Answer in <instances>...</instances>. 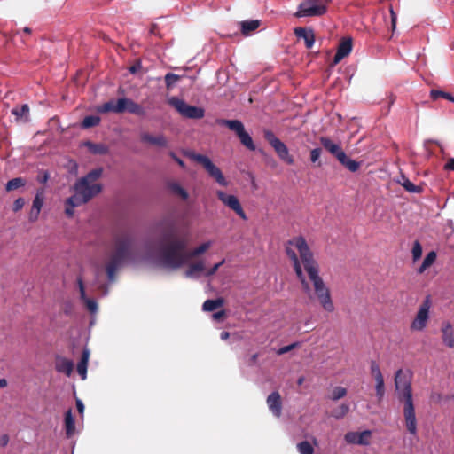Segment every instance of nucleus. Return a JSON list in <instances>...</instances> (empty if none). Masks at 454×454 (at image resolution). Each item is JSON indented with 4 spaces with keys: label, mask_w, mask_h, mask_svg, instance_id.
<instances>
[{
    "label": "nucleus",
    "mask_w": 454,
    "mask_h": 454,
    "mask_svg": "<svg viewBox=\"0 0 454 454\" xmlns=\"http://www.w3.org/2000/svg\"><path fill=\"white\" fill-rule=\"evenodd\" d=\"M286 253L293 263L302 290L309 299L317 301L321 308L332 313L335 309L328 286L319 274V266L307 241L297 236L286 243Z\"/></svg>",
    "instance_id": "nucleus-1"
},
{
    "label": "nucleus",
    "mask_w": 454,
    "mask_h": 454,
    "mask_svg": "<svg viewBox=\"0 0 454 454\" xmlns=\"http://www.w3.org/2000/svg\"><path fill=\"white\" fill-rule=\"evenodd\" d=\"M212 245L213 241L208 240L201 243L192 251H187L186 242L175 239L161 247L159 262L165 268L178 269L186 264L192 258L198 257L207 252Z\"/></svg>",
    "instance_id": "nucleus-2"
},
{
    "label": "nucleus",
    "mask_w": 454,
    "mask_h": 454,
    "mask_svg": "<svg viewBox=\"0 0 454 454\" xmlns=\"http://www.w3.org/2000/svg\"><path fill=\"white\" fill-rule=\"evenodd\" d=\"M395 387L397 398L403 403V412L407 431L412 436L418 434V422L411 388V372L398 370L395 376Z\"/></svg>",
    "instance_id": "nucleus-3"
},
{
    "label": "nucleus",
    "mask_w": 454,
    "mask_h": 454,
    "mask_svg": "<svg viewBox=\"0 0 454 454\" xmlns=\"http://www.w3.org/2000/svg\"><path fill=\"white\" fill-rule=\"evenodd\" d=\"M102 175V168H96L80 178L74 185V194L65 201V213L72 217L74 208L87 203L92 197L98 194L102 186L98 180Z\"/></svg>",
    "instance_id": "nucleus-4"
},
{
    "label": "nucleus",
    "mask_w": 454,
    "mask_h": 454,
    "mask_svg": "<svg viewBox=\"0 0 454 454\" xmlns=\"http://www.w3.org/2000/svg\"><path fill=\"white\" fill-rule=\"evenodd\" d=\"M131 239L127 237H118L114 241V247L106 264V273L109 281L114 280L117 268L129 258L131 249Z\"/></svg>",
    "instance_id": "nucleus-5"
},
{
    "label": "nucleus",
    "mask_w": 454,
    "mask_h": 454,
    "mask_svg": "<svg viewBox=\"0 0 454 454\" xmlns=\"http://www.w3.org/2000/svg\"><path fill=\"white\" fill-rule=\"evenodd\" d=\"M98 111L99 113H123L128 111L129 113L140 116H143L145 114V109L141 106L127 98H121L117 101L110 100L106 102L102 106H98Z\"/></svg>",
    "instance_id": "nucleus-6"
},
{
    "label": "nucleus",
    "mask_w": 454,
    "mask_h": 454,
    "mask_svg": "<svg viewBox=\"0 0 454 454\" xmlns=\"http://www.w3.org/2000/svg\"><path fill=\"white\" fill-rule=\"evenodd\" d=\"M331 0H304L295 12L297 18L318 17L327 12V6Z\"/></svg>",
    "instance_id": "nucleus-7"
},
{
    "label": "nucleus",
    "mask_w": 454,
    "mask_h": 454,
    "mask_svg": "<svg viewBox=\"0 0 454 454\" xmlns=\"http://www.w3.org/2000/svg\"><path fill=\"white\" fill-rule=\"evenodd\" d=\"M219 125L226 126L233 131L239 138L241 144L251 151L255 150V145L250 135L245 130L243 123L239 120L219 119L216 121Z\"/></svg>",
    "instance_id": "nucleus-8"
},
{
    "label": "nucleus",
    "mask_w": 454,
    "mask_h": 454,
    "mask_svg": "<svg viewBox=\"0 0 454 454\" xmlns=\"http://www.w3.org/2000/svg\"><path fill=\"white\" fill-rule=\"evenodd\" d=\"M189 156L193 160L200 163L207 174L214 178L218 184L224 187L228 186L229 182L224 177L221 169L215 166L207 156L198 153H190Z\"/></svg>",
    "instance_id": "nucleus-9"
},
{
    "label": "nucleus",
    "mask_w": 454,
    "mask_h": 454,
    "mask_svg": "<svg viewBox=\"0 0 454 454\" xmlns=\"http://www.w3.org/2000/svg\"><path fill=\"white\" fill-rule=\"evenodd\" d=\"M189 156L193 160L200 163L207 174L214 178L218 184L224 187L228 186L229 182L224 177L221 169L215 166L207 156L198 153H190Z\"/></svg>",
    "instance_id": "nucleus-10"
},
{
    "label": "nucleus",
    "mask_w": 454,
    "mask_h": 454,
    "mask_svg": "<svg viewBox=\"0 0 454 454\" xmlns=\"http://www.w3.org/2000/svg\"><path fill=\"white\" fill-rule=\"evenodd\" d=\"M432 301L429 296L419 305L414 319L411 323V330L414 332H422L427 327L430 319V310Z\"/></svg>",
    "instance_id": "nucleus-11"
},
{
    "label": "nucleus",
    "mask_w": 454,
    "mask_h": 454,
    "mask_svg": "<svg viewBox=\"0 0 454 454\" xmlns=\"http://www.w3.org/2000/svg\"><path fill=\"white\" fill-rule=\"evenodd\" d=\"M168 104L173 106L182 116L186 118L201 119L205 114L203 108L190 106L184 100L176 97H171L168 98Z\"/></svg>",
    "instance_id": "nucleus-12"
},
{
    "label": "nucleus",
    "mask_w": 454,
    "mask_h": 454,
    "mask_svg": "<svg viewBox=\"0 0 454 454\" xmlns=\"http://www.w3.org/2000/svg\"><path fill=\"white\" fill-rule=\"evenodd\" d=\"M216 196L225 207L235 212L241 219L247 220V215L237 196L227 194L221 190L216 191Z\"/></svg>",
    "instance_id": "nucleus-13"
},
{
    "label": "nucleus",
    "mask_w": 454,
    "mask_h": 454,
    "mask_svg": "<svg viewBox=\"0 0 454 454\" xmlns=\"http://www.w3.org/2000/svg\"><path fill=\"white\" fill-rule=\"evenodd\" d=\"M372 433L369 430H364L363 432H348L345 435V441L348 443L352 444H359V445H368L369 438Z\"/></svg>",
    "instance_id": "nucleus-14"
},
{
    "label": "nucleus",
    "mask_w": 454,
    "mask_h": 454,
    "mask_svg": "<svg viewBox=\"0 0 454 454\" xmlns=\"http://www.w3.org/2000/svg\"><path fill=\"white\" fill-rule=\"evenodd\" d=\"M206 263L204 260H199L195 262L191 263L188 269L185 270V277L188 278L197 279L200 277H205Z\"/></svg>",
    "instance_id": "nucleus-15"
},
{
    "label": "nucleus",
    "mask_w": 454,
    "mask_h": 454,
    "mask_svg": "<svg viewBox=\"0 0 454 454\" xmlns=\"http://www.w3.org/2000/svg\"><path fill=\"white\" fill-rule=\"evenodd\" d=\"M77 284L80 291V298L84 302L87 309L90 314L95 315L98 312V303L94 299L88 298L85 294V288L82 278L79 277L77 278Z\"/></svg>",
    "instance_id": "nucleus-16"
},
{
    "label": "nucleus",
    "mask_w": 454,
    "mask_h": 454,
    "mask_svg": "<svg viewBox=\"0 0 454 454\" xmlns=\"http://www.w3.org/2000/svg\"><path fill=\"white\" fill-rule=\"evenodd\" d=\"M271 146L280 160L287 164H294V158L289 154L287 146L280 139H274Z\"/></svg>",
    "instance_id": "nucleus-17"
},
{
    "label": "nucleus",
    "mask_w": 454,
    "mask_h": 454,
    "mask_svg": "<svg viewBox=\"0 0 454 454\" xmlns=\"http://www.w3.org/2000/svg\"><path fill=\"white\" fill-rule=\"evenodd\" d=\"M352 51L351 38H344L340 41L337 52L333 58V65L338 64L342 59L347 57Z\"/></svg>",
    "instance_id": "nucleus-18"
},
{
    "label": "nucleus",
    "mask_w": 454,
    "mask_h": 454,
    "mask_svg": "<svg viewBox=\"0 0 454 454\" xmlns=\"http://www.w3.org/2000/svg\"><path fill=\"white\" fill-rule=\"evenodd\" d=\"M442 339L445 346L454 348V328L451 323L445 321L442 324Z\"/></svg>",
    "instance_id": "nucleus-19"
},
{
    "label": "nucleus",
    "mask_w": 454,
    "mask_h": 454,
    "mask_svg": "<svg viewBox=\"0 0 454 454\" xmlns=\"http://www.w3.org/2000/svg\"><path fill=\"white\" fill-rule=\"evenodd\" d=\"M267 404L270 411L276 416L279 417L281 415V397L278 392L271 393L267 398Z\"/></svg>",
    "instance_id": "nucleus-20"
},
{
    "label": "nucleus",
    "mask_w": 454,
    "mask_h": 454,
    "mask_svg": "<svg viewBox=\"0 0 454 454\" xmlns=\"http://www.w3.org/2000/svg\"><path fill=\"white\" fill-rule=\"evenodd\" d=\"M141 141L159 147H166L168 145L166 137L162 135L153 136L144 132L140 136Z\"/></svg>",
    "instance_id": "nucleus-21"
},
{
    "label": "nucleus",
    "mask_w": 454,
    "mask_h": 454,
    "mask_svg": "<svg viewBox=\"0 0 454 454\" xmlns=\"http://www.w3.org/2000/svg\"><path fill=\"white\" fill-rule=\"evenodd\" d=\"M320 142L322 145L329 151L332 154H333L338 160L341 158H344V152L340 148V146L335 143H333L331 139L327 137H321Z\"/></svg>",
    "instance_id": "nucleus-22"
},
{
    "label": "nucleus",
    "mask_w": 454,
    "mask_h": 454,
    "mask_svg": "<svg viewBox=\"0 0 454 454\" xmlns=\"http://www.w3.org/2000/svg\"><path fill=\"white\" fill-rule=\"evenodd\" d=\"M55 368L59 372L70 376L74 370V363L67 358L59 356L56 359Z\"/></svg>",
    "instance_id": "nucleus-23"
},
{
    "label": "nucleus",
    "mask_w": 454,
    "mask_h": 454,
    "mask_svg": "<svg viewBox=\"0 0 454 454\" xmlns=\"http://www.w3.org/2000/svg\"><path fill=\"white\" fill-rule=\"evenodd\" d=\"M298 38L303 39L308 49L312 48L315 43V35L311 29L298 27L294 31Z\"/></svg>",
    "instance_id": "nucleus-24"
},
{
    "label": "nucleus",
    "mask_w": 454,
    "mask_h": 454,
    "mask_svg": "<svg viewBox=\"0 0 454 454\" xmlns=\"http://www.w3.org/2000/svg\"><path fill=\"white\" fill-rule=\"evenodd\" d=\"M90 359V350L88 348H84L82 350V357L77 364V372L81 376L82 380L87 378V367Z\"/></svg>",
    "instance_id": "nucleus-25"
},
{
    "label": "nucleus",
    "mask_w": 454,
    "mask_h": 454,
    "mask_svg": "<svg viewBox=\"0 0 454 454\" xmlns=\"http://www.w3.org/2000/svg\"><path fill=\"white\" fill-rule=\"evenodd\" d=\"M12 114L16 116L18 121L26 122L28 121L29 107L27 105H22L12 110Z\"/></svg>",
    "instance_id": "nucleus-26"
},
{
    "label": "nucleus",
    "mask_w": 454,
    "mask_h": 454,
    "mask_svg": "<svg viewBox=\"0 0 454 454\" xmlns=\"http://www.w3.org/2000/svg\"><path fill=\"white\" fill-rule=\"evenodd\" d=\"M317 445V440L313 437L312 443L308 441H302L297 444V450L300 454H313L314 447Z\"/></svg>",
    "instance_id": "nucleus-27"
},
{
    "label": "nucleus",
    "mask_w": 454,
    "mask_h": 454,
    "mask_svg": "<svg viewBox=\"0 0 454 454\" xmlns=\"http://www.w3.org/2000/svg\"><path fill=\"white\" fill-rule=\"evenodd\" d=\"M65 428L66 434L67 437H71L75 432L74 419L72 415L71 411H67L65 415Z\"/></svg>",
    "instance_id": "nucleus-28"
},
{
    "label": "nucleus",
    "mask_w": 454,
    "mask_h": 454,
    "mask_svg": "<svg viewBox=\"0 0 454 454\" xmlns=\"http://www.w3.org/2000/svg\"><path fill=\"white\" fill-rule=\"evenodd\" d=\"M398 184H400L407 192H413V193H419L421 192L422 189L421 187L412 184L407 177L404 176H401V177L398 179Z\"/></svg>",
    "instance_id": "nucleus-29"
},
{
    "label": "nucleus",
    "mask_w": 454,
    "mask_h": 454,
    "mask_svg": "<svg viewBox=\"0 0 454 454\" xmlns=\"http://www.w3.org/2000/svg\"><path fill=\"white\" fill-rule=\"evenodd\" d=\"M260 26V21L257 20H246L241 22V31L243 35H248L251 32L257 29Z\"/></svg>",
    "instance_id": "nucleus-30"
},
{
    "label": "nucleus",
    "mask_w": 454,
    "mask_h": 454,
    "mask_svg": "<svg viewBox=\"0 0 454 454\" xmlns=\"http://www.w3.org/2000/svg\"><path fill=\"white\" fill-rule=\"evenodd\" d=\"M436 257H437V254L434 251L429 252L426 255L421 266L419 268V270H418L419 273H423L427 269H428L430 266H432L434 263V262L436 261Z\"/></svg>",
    "instance_id": "nucleus-31"
},
{
    "label": "nucleus",
    "mask_w": 454,
    "mask_h": 454,
    "mask_svg": "<svg viewBox=\"0 0 454 454\" xmlns=\"http://www.w3.org/2000/svg\"><path fill=\"white\" fill-rule=\"evenodd\" d=\"M168 188H169V190L171 191L172 193H174L175 195L179 196L183 200H187L188 199V196H189L188 192L178 183H175V182L170 183L168 184Z\"/></svg>",
    "instance_id": "nucleus-32"
},
{
    "label": "nucleus",
    "mask_w": 454,
    "mask_h": 454,
    "mask_svg": "<svg viewBox=\"0 0 454 454\" xmlns=\"http://www.w3.org/2000/svg\"><path fill=\"white\" fill-rule=\"evenodd\" d=\"M223 305V299H215V300H207L203 303V310L205 311H214L217 309L218 308L222 307Z\"/></svg>",
    "instance_id": "nucleus-33"
},
{
    "label": "nucleus",
    "mask_w": 454,
    "mask_h": 454,
    "mask_svg": "<svg viewBox=\"0 0 454 454\" xmlns=\"http://www.w3.org/2000/svg\"><path fill=\"white\" fill-rule=\"evenodd\" d=\"M339 161L344 165L349 171L351 172H356L359 167H360V163L354 160H351L349 159L346 153H344V158L343 159H340Z\"/></svg>",
    "instance_id": "nucleus-34"
},
{
    "label": "nucleus",
    "mask_w": 454,
    "mask_h": 454,
    "mask_svg": "<svg viewBox=\"0 0 454 454\" xmlns=\"http://www.w3.org/2000/svg\"><path fill=\"white\" fill-rule=\"evenodd\" d=\"M90 152L95 154H105L107 153V147L103 144H94L91 142L85 143Z\"/></svg>",
    "instance_id": "nucleus-35"
},
{
    "label": "nucleus",
    "mask_w": 454,
    "mask_h": 454,
    "mask_svg": "<svg viewBox=\"0 0 454 454\" xmlns=\"http://www.w3.org/2000/svg\"><path fill=\"white\" fill-rule=\"evenodd\" d=\"M375 380V390L379 400H381L385 395V385L383 376L374 378Z\"/></svg>",
    "instance_id": "nucleus-36"
},
{
    "label": "nucleus",
    "mask_w": 454,
    "mask_h": 454,
    "mask_svg": "<svg viewBox=\"0 0 454 454\" xmlns=\"http://www.w3.org/2000/svg\"><path fill=\"white\" fill-rule=\"evenodd\" d=\"M100 121V118L97 115H89L86 116L82 121V127L83 128H90L97 126Z\"/></svg>",
    "instance_id": "nucleus-37"
},
{
    "label": "nucleus",
    "mask_w": 454,
    "mask_h": 454,
    "mask_svg": "<svg viewBox=\"0 0 454 454\" xmlns=\"http://www.w3.org/2000/svg\"><path fill=\"white\" fill-rule=\"evenodd\" d=\"M24 184H25L24 180L20 177H17V178H13V179L8 181L5 188L7 191H12V190H15L17 188L23 186Z\"/></svg>",
    "instance_id": "nucleus-38"
},
{
    "label": "nucleus",
    "mask_w": 454,
    "mask_h": 454,
    "mask_svg": "<svg viewBox=\"0 0 454 454\" xmlns=\"http://www.w3.org/2000/svg\"><path fill=\"white\" fill-rule=\"evenodd\" d=\"M347 395L346 388L342 387H335L331 393V399L333 401H337L340 398H343Z\"/></svg>",
    "instance_id": "nucleus-39"
},
{
    "label": "nucleus",
    "mask_w": 454,
    "mask_h": 454,
    "mask_svg": "<svg viewBox=\"0 0 454 454\" xmlns=\"http://www.w3.org/2000/svg\"><path fill=\"white\" fill-rule=\"evenodd\" d=\"M180 79V76L176 74H172V73H168L166 75H165V82H166V86L168 89H171Z\"/></svg>",
    "instance_id": "nucleus-40"
},
{
    "label": "nucleus",
    "mask_w": 454,
    "mask_h": 454,
    "mask_svg": "<svg viewBox=\"0 0 454 454\" xmlns=\"http://www.w3.org/2000/svg\"><path fill=\"white\" fill-rule=\"evenodd\" d=\"M225 262V260L223 259L221 262L215 263V265H213L212 267L210 268H207L206 269V272H205V278H211L213 277L216 272L217 270H219V268Z\"/></svg>",
    "instance_id": "nucleus-41"
},
{
    "label": "nucleus",
    "mask_w": 454,
    "mask_h": 454,
    "mask_svg": "<svg viewBox=\"0 0 454 454\" xmlns=\"http://www.w3.org/2000/svg\"><path fill=\"white\" fill-rule=\"evenodd\" d=\"M413 261H418L422 255V247L419 241H415L411 250Z\"/></svg>",
    "instance_id": "nucleus-42"
},
{
    "label": "nucleus",
    "mask_w": 454,
    "mask_h": 454,
    "mask_svg": "<svg viewBox=\"0 0 454 454\" xmlns=\"http://www.w3.org/2000/svg\"><path fill=\"white\" fill-rule=\"evenodd\" d=\"M348 405L343 403L339 408L333 411V416L336 419H340L348 413Z\"/></svg>",
    "instance_id": "nucleus-43"
},
{
    "label": "nucleus",
    "mask_w": 454,
    "mask_h": 454,
    "mask_svg": "<svg viewBox=\"0 0 454 454\" xmlns=\"http://www.w3.org/2000/svg\"><path fill=\"white\" fill-rule=\"evenodd\" d=\"M44 201V196L43 192H37L33 200V207L38 209H42Z\"/></svg>",
    "instance_id": "nucleus-44"
},
{
    "label": "nucleus",
    "mask_w": 454,
    "mask_h": 454,
    "mask_svg": "<svg viewBox=\"0 0 454 454\" xmlns=\"http://www.w3.org/2000/svg\"><path fill=\"white\" fill-rule=\"evenodd\" d=\"M371 372L374 378L383 376L379 365L375 362H372L371 364Z\"/></svg>",
    "instance_id": "nucleus-45"
},
{
    "label": "nucleus",
    "mask_w": 454,
    "mask_h": 454,
    "mask_svg": "<svg viewBox=\"0 0 454 454\" xmlns=\"http://www.w3.org/2000/svg\"><path fill=\"white\" fill-rule=\"evenodd\" d=\"M297 346H298L297 343H293V344H290V345H287V346H284V347L280 348L277 351V353H278V355H284V354L291 351L292 349H294Z\"/></svg>",
    "instance_id": "nucleus-46"
},
{
    "label": "nucleus",
    "mask_w": 454,
    "mask_h": 454,
    "mask_svg": "<svg viewBox=\"0 0 454 454\" xmlns=\"http://www.w3.org/2000/svg\"><path fill=\"white\" fill-rule=\"evenodd\" d=\"M41 210L36 208V207H34L32 206L31 207V210H30V213H29V220L31 222H35L37 220L38 216H39V214H40Z\"/></svg>",
    "instance_id": "nucleus-47"
},
{
    "label": "nucleus",
    "mask_w": 454,
    "mask_h": 454,
    "mask_svg": "<svg viewBox=\"0 0 454 454\" xmlns=\"http://www.w3.org/2000/svg\"><path fill=\"white\" fill-rule=\"evenodd\" d=\"M25 205V200L22 198H18L13 203V210L15 212L20 210Z\"/></svg>",
    "instance_id": "nucleus-48"
},
{
    "label": "nucleus",
    "mask_w": 454,
    "mask_h": 454,
    "mask_svg": "<svg viewBox=\"0 0 454 454\" xmlns=\"http://www.w3.org/2000/svg\"><path fill=\"white\" fill-rule=\"evenodd\" d=\"M321 155V150L319 148H315L310 152V160L312 162H316Z\"/></svg>",
    "instance_id": "nucleus-49"
},
{
    "label": "nucleus",
    "mask_w": 454,
    "mask_h": 454,
    "mask_svg": "<svg viewBox=\"0 0 454 454\" xmlns=\"http://www.w3.org/2000/svg\"><path fill=\"white\" fill-rule=\"evenodd\" d=\"M265 137L266 139L269 141V143L270 144V145H272V143H273V140L274 139H278L272 132L270 131H266L265 132Z\"/></svg>",
    "instance_id": "nucleus-50"
},
{
    "label": "nucleus",
    "mask_w": 454,
    "mask_h": 454,
    "mask_svg": "<svg viewBox=\"0 0 454 454\" xmlns=\"http://www.w3.org/2000/svg\"><path fill=\"white\" fill-rule=\"evenodd\" d=\"M224 315H225L224 311L221 310V311L214 313L212 317L215 320L220 321L224 317Z\"/></svg>",
    "instance_id": "nucleus-51"
},
{
    "label": "nucleus",
    "mask_w": 454,
    "mask_h": 454,
    "mask_svg": "<svg viewBox=\"0 0 454 454\" xmlns=\"http://www.w3.org/2000/svg\"><path fill=\"white\" fill-rule=\"evenodd\" d=\"M140 68H141V64L139 62H137L129 67V72L131 74H136Z\"/></svg>",
    "instance_id": "nucleus-52"
},
{
    "label": "nucleus",
    "mask_w": 454,
    "mask_h": 454,
    "mask_svg": "<svg viewBox=\"0 0 454 454\" xmlns=\"http://www.w3.org/2000/svg\"><path fill=\"white\" fill-rule=\"evenodd\" d=\"M76 406L79 413L82 415L84 411V405L82 402L81 400H76Z\"/></svg>",
    "instance_id": "nucleus-53"
},
{
    "label": "nucleus",
    "mask_w": 454,
    "mask_h": 454,
    "mask_svg": "<svg viewBox=\"0 0 454 454\" xmlns=\"http://www.w3.org/2000/svg\"><path fill=\"white\" fill-rule=\"evenodd\" d=\"M444 92L439 91V90H432L431 96L433 98L436 99L439 97H443Z\"/></svg>",
    "instance_id": "nucleus-54"
},
{
    "label": "nucleus",
    "mask_w": 454,
    "mask_h": 454,
    "mask_svg": "<svg viewBox=\"0 0 454 454\" xmlns=\"http://www.w3.org/2000/svg\"><path fill=\"white\" fill-rule=\"evenodd\" d=\"M390 14H391V20H392V27H393V29H395V24H396V14L393 11V9H390Z\"/></svg>",
    "instance_id": "nucleus-55"
},
{
    "label": "nucleus",
    "mask_w": 454,
    "mask_h": 454,
    "mask_svg": "<svg viewBox=\"0 0 454 454\" xmlns=\"http://www.w3.org/2000/svg\"><path fill=\"white\" fill-rule=\"evenodd\" d=\"M9 442V437L8 435L4 434L3 435L1 438H0V443L1 445L3 446H5Z\"/></svg>",
    "instance_id": "nucleus-56"
},
{
    "label": "nucleus",
    "mask_w": 454,
    "mask_h": 454,
    "mask_svg": "<svg viewBox=\"0 0 454 454\" xmlns=\"http://www.w3.org/2000/svg\"><path fill=\"white\" fill-rule=\"evenodd\" d=\"M446 168L454 170V158L449 160V161L446 164Z\"/></svg>",
    "instance_id": "nucleus-57"
},
{
    "label": "nucleus",
    "mask_w": 454,
    "mask_h": 454,
    "mask_svg": "<svg viewBox=\"0 0 454 454\" xmlns=\"http://www.w3.org/2000/svg\"><path fill=\"white\" fill-rule=\"evenodd\" d=\"M172 156H173V158L175 159V160L177 162V164H178L180 167H182V168H184V167H185L184 162L181 159H179V158L176 157L174 154H172Z\"/></svg>",
    "instance_id": "nucleus-58"
},
{
    "label": "nucleus",
    "mask_w": 454,
    "mask_h": 454,
    "mask_svg": "<svg viewBox=\"0 0 454 454\" xmlns=\"http://www.w3.org/2000/svg\"><path fill=\"white\" fill-rule=\"evenodd\" d=\"M229 336H230V333H229L228 332H223V333H221V336H220V337H221V339H222L223 340H227V339L229 338Z\"/></svg>",
    "instance_id": "nucleus-59"
},
{
    "label": "nucleus",
    "mask_w": 454,
    "mask_h": 454,
    "mask_svg": "<svg viewBox=\"0 0 454 454\" xmlns=\"http://www.w3.org/2000/svg\"><path fill=\"white\" fill-rule=\"evenodd\" d=\"M7 386V380L5 379H0V387H5Z\"/></svg>",
    "instance_id": "nucleus-60"
},
{
    "label": "nucleus",
    "mask_w": 454,
    "mask_h": 454,
    "mask_svg": "<svg viewBox=\"0 0 454 454\" xmlns=\"http://www.w3.org/2000/svg\"><path fill=\"white\" fill-rule=\"evenodd\" d=\"M304 382V377H300L297 380L298 385H301Z\"/></svg>",
    "instance_id": "nucleus-61"
},
{
    "label": "nucleus",
    "mask_w": 454,
    "mask_h": 454,
    "mask_svg": "<svg viewBox=\"0 0 454 454\" xmlns=\"http://www.w3.org/2000/svg\"><path fill=\"white\" fill-rule=\"evenodd\" d=\"M443 97L448 98L449 100L454 101V98L449 94L444 93Z\"/></svg>",
    "instance_id": "nucleus-62"
},
{
    "label": "nucleus",
    "mask_w": 454,
    "mask_h": 454,
    "mask_svg": "<svg viewBox=\"0 0 454 454\" xmlns=\"http://www.w3.org/2000/svg\"><path fill=\"white\" fill-rule=\"evenodd\" d=\"M47 179H48V176H47V175H45L43 177H42L41 182H42V183H45V182L47 181Z\"/></svg>",
    "instance_id": "nucleus-63"
},
{
    "label": "nucleus",
    "mask_w": 454,
    "mask_h": 454,
    "mask_svg": "<svg viewBox=\"0 0 454 454\" xmlns=\"http://www.w3.org/2000/svg\"><path fill=\"white\" fill-rule=\"evenodd\" d=\"M256 358H257V355H254V356H253V360H254V361H255V360H256Z\"/></svg>",
    "instance_id": "nucleus-64"
}]
</instances>
